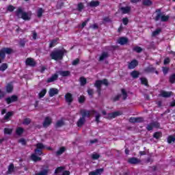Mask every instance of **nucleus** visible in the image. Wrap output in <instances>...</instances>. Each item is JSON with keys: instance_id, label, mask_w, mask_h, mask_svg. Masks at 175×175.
Returning <instances> with one entry per match:
<instances>
[{"instance_id": "obj_15", "label": "nucleus", "mask_w": 175, "mask_h": 175, "mask_svg": "<svg viewBox=\"0 0 175 175\" xmlns=\"http://www.w3.org/2000/svg\"><path fill=\"white\" fill-rule=\"evenodd\" d=\"M49 172H50L49 167L43 166L41 169V171L40 172L36 174V175H47V174H49Z\"/></svg>"}, {"instance_id": "obj_22", "label": "nucleus", "mask_w": 175, "mask_h": 175, "mask_svg": "<svg viewBox=\"0 0 175 175\" xmlns=\"http://www.w3.org/2000/svg\"><path fill=\"white\" fill-rule=\"evenodd\" d=\"M57 79H58V75L57 74H54L47 79L46 83H53L55 81V80H57Z\"/></svg>"}, {"instance_id": "obj_58", "label": "nucleus", "mask_w": 175, "mask_h": 175, "mask_svg": "<svg viewBox=\"0 0 175 175\" xmlns=\"http://www.w3.org/2000/svg\"><path fill=\"white\" fill-rule=\"evenodd\" d=\"M122 23L124 25H127L128 23H129V20L128 19V18H124L122 19Z\"/></svg>"}, {"instance_id": "obj_47", "label": "nucleus", "mask_w": 175, "mask_h": 175, "mask_svg": "<svg viewBox=\"0 0 175 175\" xmlns=\"http://www.w3.org/2000/svg\"><path fill=\"white\" fill-rule=\"evenodd\" d=\"M170 83H171V84L175 83V73L170 76Z\"/></svg>"}, {"instance_id": "obj_42", "label": "nucleus", "mask_w": 175, "mask_h": 175, "mask_svg": "<svg viewBox=\"0 0 175 175\" xmlns=\"http://www.w3.org/2000/svg\"><path fill=\"white\" fill-rule=\"evenodd\" d=\"M12 132H13V129H9V128L4 129L5 135H12Z\"/></svg>"}, {"instance_id": "obj_17", "label": "nucleus", "mask_w": 175, "mask_h": 175, "mask_svg": "<svg viewBox=\"0 0 175 175\" xmlns=\"http://www.w3.org/2000/svg\"><path fill=\"white\" fill-rule=\"evenodd\" d=\"M64 98L66 99V102H67L68 105H70V103L73 102V95H72V94L70 93L66 94V95L64 96Z\"/></svg>"}, {"instance_id": "obj_40", "label": "nucleus", "mask_w": 175, "mask_h": 175, "mask_svg": "<svg viewBox=\"0 0 175 175\" xmlns=\"http://www.w3.org/2000/svg\"><path fill=\"white\" fill-rule=\"evenodd\" d=\"M65 150L66 149L64 147L60 148V149L56 152V155L57 156L62 155V154L65 152Z\"/></svg>"}, {"instance_id": "obj_63", "label": "nucleus", "mask_w": 175, "mask_h": 175, "mask_svg": "<svg viewBox=\"0 0 175 175\" xmlns=\"http://www.w3.org/2000/svg\"><path fill=\"white\" fill-rule=\"evenodd\" d=\"M129 122L135 124V122H136V118H133V117L130 118Z\"/></svg>"}, {"instance_id": "obj_61", "label": "nucleus", "mask_w": 175, "mask_h": 175, "mask_svg": "<svg viewBox=\"0 0 175 175\" xmlns=\"http://www.w3.org/2000/svg\"><path fill=\"white\" fill-rule=\"evenodd\" d=\"M19 143H21L23 146H25L27 144V142H25V139L21 138V139L18 140Z\"/></svg>"}, {"instance_id": "obj_45", "label": "nucleus", "mask_w": 175, "mask_h": 175, "mask_svg": "<svg viewBox=\"0 0 175 175\" xmlns=\"http://www.w3.org/2000/svg\"><path fill=\"white\" fill-rule=\"evenodd\" d=\"M122 94L123 100H125V99L128 98V94L126 93V91H125V89H122Z\"/></svg>"}, {"instance_id": "obj_59", "label": "nucleus", "mask_w": 175, "mask_h": 175, "mask_svg": "<svg viewBox=\"0 0 175 175\" xmlns=\"http://www.w3.org/2000/svg\"><path fill=\"white\" fill-rule=\"evenodd\" d=\"M88 94L90 96H92L94 95V90L93 89H88Z\"/></svg>"}, {"instance_id": "obj_4", "label": "nucleus", "mask_w": 175, "mask_h": 175, "mask_svg": "<svg viewBox=\"0 0 175 175\" xmlns=\"http://www.w3.org/2000/svg\"><path fill=\"white\" fill-rule=\"evenodd\" d=\"M170 18V16L169 15L165 16L163 13H157L154 19L156 21H159V20H161L162 23H166L167 21H169Z\"/></svg>"}, {"instance_id": "obj_44", "label": "nucleus", "mask_w": 175, "mask_h": 175, "mask_svg": "<svg viewBox=\"0 0 175 175\" xmlns=\"http://www.w3.org/2000/svg\"><path fill=\"white\" fill-rule=\"evenodd\" d=\"M16 135H18L20 136V135H23V133H24V129L21 128V127H18V129H16Z\"/></svg>"}, {"instance_id": "obj_8", "label": "nucleus", "mask_w": 175, "mask_h": 175, "mask_svg": "<svg viewBox=\"0 0 175 175\" xmlns=\"http://www.w3.org/2000/svg\"><path fill=\"white\" fill-rule=\"evenodd\" d=\"M161 126V124L158 122L152 121L146 126L147 131H152L154 128L158 129Z\"/></svg>"}, {"instance_id": "obj_35", "label": "nucleus", "mask_w": 175, "mask_h": 175, "mask_svg": "<svg viewBox=\"0 0 175 175\" xmlns=\"http://www.w3.org/2000/svg\"><path fill=\"white\" fill-rule=\"evenodd\" d=\"M31 159L34 162H38V161H42V158L36 156V154H35L31 155Z\"/></svg>"}, {"instance_id": "obj_55", "label": "nucleus", "mask_w": 175, "mask_h": 175, "mask_svg": "<svg viewBox=\"0 0 175 175\" xmlns=\"http://www.w3.org/2000/svg\"><path fill=\"white\" fill-rule=\"evenodd\" d=\"M85 101V97H84V96H79V103H84Z\"/></svg>"}, {"instance_id": "obj_56", "label": "nucleus", "mask_w": 175, "mask_h": 175, "mask_svg": "<svg viewBox=\"0 0 175 175\" xmlns=\"http://www.w3.org/2000/svg\"><path fill=\"white\" fill-rule=\"evenodd\" d=\"M163 73V75H167V72H169V68L167 67H163L162 68Z\"/></svg>"}, {"instance_id": "obj_25", "label": "nucleus", "mask_w": 175, "mask_h": 175, "mask_svg": "<svg viewBox=\"0 0 175 175\" xmlns=\"http://www.w3.org/2000/svg\"><path fill=\"white\" fill-rule=\"evenodd\" d=\"M83 124H85V118L81 117L77 122V126H83Z\"/></svg>"}, {"instance_id": "obj_43", "label": "nucleus", "mask_w": 175, "mask_h": 175, "mask_svg": "<svg viewBox=\"0 0 175 175\" xmlns=\"http://www.w3.org/2000/svg\"><path fill=\"white\" fill-rule=\"evenodd\" d=\"M80 83H81V85H85L87 84V79H85L83 77H81L80 79Z\"/></svg>"}, {"instance_id": "obj_28", "label": "nucleus", "mask_w": 175, "mask_h": 175, "mask_svg": "<svg viewBox=\"0 0 175 175\" xmlns=\"http://www.w3.org/2000/svg\"><path fill=\"white\" fill-rule=\"evenodd\" d=\"M131 76L133 77V79H137L139 76H140V73L137 70H134L131 72Z\"/></svg>"}, {"instance_id": "obj_1", "label": "nucleus", "mask_w": 175, "mask_h": 175, "mask_svg": "<svg viewBox=\"0 0 175 175\" xmlns=\"http://www.w3.org/2000/svg\"><path fill=\"white\" fill-rule=\"evenodd\" d=\"M68 53L66 49H57L52 51L50 54L51 59L55 61H61L64 59V55Z\"/></svg>"}, {"instance_id": "obj_13", "label": "nucleus", "mask_w": 175, "mask_h": 175, "mask_svg": "<svg viewBox=\"0 0 175 175\" xmlns=\"http://www.w3.org/2000/svg\"><path fill=\"white\" fill-rule=\"evenodd\" d=\"M25 64L27 66H31V68L36 66V62H35V59L31 57H28L26 59Z\"/></svg>"}, {"instance_id": "obj_21", "label": "nucleus", "mask_w": 175, "mask_h": 175, "mask_svg": "<svg viewBox=\"0 0 175 175\" xmlns=\"http://www.w3.org/2000/svg\"><path fill=\"white\" fill-rule=\"evenodd\" d=\"M103 168L97 169L95 171H92L89 173V175H100L103 173Z\"/></svg>"}, {"instance_id": "obj_37", "label": "nucleus", "mask_w": 175, "mask_h": 175, "mask_svg": "<svg viewBox=\"0 0 175 175\" xmlns=\"http://www.w3.org/2000/svg\"><path fill=\"white\" fill-rule=\"evenodd\" d=\"M46 94H47V90L42 89L41 90V92L38 94V96H39V98H43V96H44V95H46Z\"/></svg>"}, {"instance_id": "obj_14", "label": "nucleus", "mask_w": 175, "mask_h": 175, "mask_svg": "<svg viewBox=\"0 0 175 175\" xmlns=\"http://www.w3.org/2000/svg\"><path fill=\"white\" fill-rule=\"evenodd\" d=\"M17 100H18V97L16 95L5 98V102H7L8 105H10V103H13V102H17Z\"/></svg>"}, {"instance_id": "obj_3", "label": "nucleus", "mask_w": 175, "mask_h": 175, "mask_svg": "<svg viewBox=\"0 0 175 175\" xmlns=\"http://www.w3.org/2000/svg\"><path fill=\"white\" fill-rule=\"evenodd\" d=\"M102 85H106V87H107V85H109V81H107V79H106L103 80L96 81L94 83V87H96V88L97 89L96 91L99 96H100V92L102 91Z\"/></svg>"}, {"instance_id": "obj_32", "label": "nucleus", "mask_w": 175, "mask_h": 175, "mask_svg": "<svg viewBox=\"0 0 175 175\" xmlns=\"http://www.w3.org/2000/svg\"><path fill=\"white\" fill-rule=\"evenodd\" d=\"M64 125H65L64 120H60L56 122L55 128H61V126H64Z\"/></svg>"}, {"instance_id": "obj_23", "label": "nucleus", "mask_w": 175, "mask_h": 175, "mask_svg": "<svg viewBox=\"0 0 175 175\" xmlns=\"http://www.w3.org/2000/svg\"><path fill=\"white\" fill-rule=\"evenodd\" d=\"M58 73L62 77H68V76H70V71L60 70Z\"/></svg>"}, {"instance_id": "obj_62", "label": "nucleus", "mask_w": 175, "mask_h": 175, "mask_svg": "<svg viewBox=\"0 0 175 175\" xmlns=\"http://www.w3.org/2000/svg\"><path fill=\"white\" fill-rule=\"evenodd\" d=\"M92 159H99V154H94L92 155Z\"/></svg>"}, {"instance_id": "obj_5", "label": "nucleus", "mask_w": 175, "mask_h": 175, "mask_svg": "<svg viewBox=\"0 0 175 175\" xmlns=\"http://www.w3.org/2000/svg\"><path fill=\"white\" fill-rule=\"evenodd\" d=\"M103 114L105 116V118H107L108 120H113V118H116V117H118V116H121V112L115 111L113 113H107L106 111H102Z\"/></svg>"}, {"instance_id": "obj_20", "label": "nucleus", "mask_w": 175, "mask_h": 175, "mask_svg": "<svg viewBox=\"0 0 175 175\" xmlns=\"http://www.w3.org/2000/svg\"><path fill=\"white\" fill-rule=\"evenodd\" d=\"M139 65V62L137 60L134 59L131 61L128 66L129 69H135V66H137Z\"/></svg>"}, {"instance_id": "obj_33", "label": "nucleus", "mask_w": 175, "mask_h": 175, "mask_svg": "<svg viewBox=\"0 0 175 175\" xmlns=\"http://www.w3.org/2000/svg\"><path fill=\"white\" fill-rule=\"evenodd\" d=\"M57 42L58 40L57 39L51 41V42L49 43V49H53V47H55V45L57 44Z\"/></svg>"}, {"instance_id": "obj_51", "label": "nucleus", "mask_w": 175, "mask_h": 175, "mask_svg": "<svg viewBox=\"0 0 175 175\" xmlns=\"http://www.w3.org/2000/svg\"><path fill=\"white\" fill-rule=\"evenodd\" d=\"M84 9V5H83V3H79L77 6V10L79 12H81Z\"/></svg>"}, {"instance_id": "obj_30", "label": "nucleus", "mask_w": 175, "mask_h": 175, "mask_svg": "<svg viewBox=\"0 0 175 175\" xmlns=\"http://www.w3.org/2000/svg\"><path fill=\"white\" fill-rule=\"evenodd\" d=\"M142 5L144 6H151L152 5V1L151 0H142Z\"/></svg>"}, {"instance_id": "obj_48", "label": "nucleus", "mask_w": 175, "mask_h": 175, "mask_svg": "<svg viewBox=\"0 0 175 175\" xmlns=\"http://www.w3.org/2000/svg\"><path fill=\"white\" fill-rule=\"evenodd\" d=\"M161 29H157L154 31L152 32V36H157V35H159L161 32Z\"/></svg>"}, {"instance_id": "obj_34", "label": "nucleus", "mask_w": 175, "mask_h": 175, "mask_svg": "<svg viewBox=\"0 0 175 175\" xmlns=\"http://www.w3.org/2000/svg\"><path fill=\"white\" fill-rule=\"evenodd\" d=\"M8 64L3 63L0 66V72H5L8 69Z\"/></svg>"}, {"instance_id": "obj_49", "label": "nucleus", "mask_w": 175, "mask_h": 175, "mask_svg": "<svg viewBox=\"0 0 175 175\" xmlns=\"http://www.w3.org/2000/svg\"><path fill=\"white\" fill-rule=\"evenodd\" d=\"M23 124L24 125H29L31 124V120L29 118L24 119Z\"/></svg>"}, {"instance_id": "obj_7", "label": "nucleus", "mask_w": 175, "mask_h": 175, "mask_svg": "<svg viewBox=\"0 0 175 175\" xmlns=\"http://www.w3.org/2000/svg\"><path fill=\"white\" fill-rule=\"evenodd\" d=\"M13 49L11 48H3L0 50V58L5 59L6 54H12Z\"/></svg>"}, {"instance_id": "obj_53", "label": "nucleus", "mask_w": 175, "mask_h": 175, "mask_svg": "<svg viewBox=\"0 0 175 175\" xmlns=\"http://www.w3.org/2000/svg\"><path fill=\"white\" fill-rule=\"evenodd\" d=\"M65 167H58L55 170V174H57V173H60V172H62Z\"/></svg>"}, {"instance_id": "obj_31", "label": "nucleus", "mask_w": 175, "mask_h": 175, "mask_svg": "<svg viewBox=\"0 0 175 175\" xmlns=\"http://www.w3.org/2000/svg\"><path fill=\"white\" fill-rule=\"evenodd\" d=\"M43 13H44V10L43 8H38L37 11V17H38V18H40V17L43 16Z\"/></svg>"}, {"instance_id": "obj_50", "label": "nucleus", "mask_w": 175, "mask_h": 175, "mask_svg": "<svg viewBox=\"0 0 175 175\" xmlns=\"http://www.w3.org/2000/svg\"><path fill=\"white\" fill-rule=\"evenodd\" d=\"M140 80H141L142 84H144V85H148V81H147V79L141 78Z\"/></svg>"}, {"instance_id": "obj_64", "label": "nucleus", "mask_w": 175, "mask_h": 175, "mask_svg": "<svg viewBox=\"0 0 175 175\" xmlns=\"http://www.w3.org/2000/svg\"><path fill=\"white\" fill-rule=\"evenodd\" d=\"M135 122H143V118H135Z\"/></svg>"}, {"instance_id": "obj_26", "label": "nucleus", "mask_w": 175, "mask_h": 175, "mask_svg": "<svg viewBox=\"0 0 175 175\" xmlns=\"http://www.w3.org/2000/svg\"><path fill=\"white\" fill-rule=\"evenodd\" d=\"M100 2L99 1H90L88 3V6L90 8H96V6H99Z\"/></svg>"}, {"instance_id": "obj_38", "label": "nucleus", "mask_w": 175, "mask_h": 175, "mask_svg": "<svg viewBox=\"0 0 175 175\" xmlns=\"http://www.w3.org/2000/svg\"><path fill=\"white\" fill-rule=\"evenodd\" d=\"M174 142H175L174 135H170V136L168 137L167 143H169V144H171V143H174Z\"/></svg>"}, {"instance_id": "obj_41", "label": "nucleus", "mask_w": 175, "mask_h": 175, "mask_svg": "<svg viewBox=\"0 0 175 175\" xmlns=\"http://www.w3.org/2000/svg\"><path fill=\"white\" fill-rule=\"evenodd\" d=\"M13 116V111H9L8 112L5 116H4V120H6L7 121L9 120V118Z\"/></svg>"}, {"instance_id": "obj_6", "label": "nucleus", "mask_w": 175, "mask_h": 175, "mask_svg": "<svg viewBox=\"0 0 175 175\" xmlns=\"http://www.w3.org/2000/svg\"><path fill=\"white\" fill-rule=\"evenodd\" d=\"M36 148L34 150L36 155H44L42 151L46 146L42 143H38L36 145Z\"/></svg>"}, {"instance_id": "obj_27", "label": "nucleus", "mask_w": 175, "mask_h": 175, "mask_svg": "<svg viewBox=\"0 0 175 175\" xmlns=\"http://www.w3.org/2000/svg\"><path fill=\"white\" fill-rule=\"evenodd\" d=\"M13 172H14V165L13 163H11L8 166V170L6 172V174H12V173H13Z\"/></svg>"}, {"instance_id": "obj_18", "label": "nucleus", "mask_w": 175, "mask_h": 175, "mask_svg": "<svg viewBox=\"0 0 175 175\" xmlns=\"http://www.w3.org/2000/svg\"><path fill=\"white\" fill-rule=\"evenodd\" d=\"M128 162L131 165H137V163H140L142 161L136 157H131L129 159Z\"/></svg>"}, {"instance_id": "obj_57", "label": "nucleus", "mask_w": 175, "mask_h": 175, "mask_svg": "<svg viewBox=\"0 0 175 175\" xmlns=\"http://www.w3.org/2000/svg\"><path fill=\"white\" fill-rule=\"evenodd\" d=\"M121 94H118L115 97H113V102H117V100H120V98H121Z\"/></svg>"}, {"instance_id": "obj_29", "label": "nucleus", "mask_w": 175, "mask_h": 175, "mask_svg": "<svg viewBox=\"0 0 175 175\" xmlns=\"http://www.w3.org/2000/svg\"><path fill=\"white\" fill-rule=\"evenodd\" d=\"M121 11L123 14H126V13H129L131 12V7H122L121 8Z\"/></svg>"}, {"instance_id": "obj_52", "label": "nucleus", "mask_w": 175, "mask_h": 175, "mask_svg": "<svg viewBox=\"0 0 175 175\" xmlns=\"http://www.w3.org/2000/svg\"><path fill=\"white\" fill-rule=\"evenodd\" d=\"M79 64H80V59L79 58H77L72 62V65H73V66H76V65H79Z\"/></svg>"}, {"instance_id": "obj_10", "label": "nucleus", "mask_w": 175, "mask_h": 175, "mask_svg": "<svg viewBox=\"0 0 175 175\" xmlns=\"http://www.w3.org/2000/svg\"><path fill=\"white\" fill-rule=\"evenodd\" d=\"M159 96H161V98H170V96H173V92L161 90Z\"/></svg>"}, {"instance_id": "obj_19", "label": "nucleus", "mask_w": 175, "mask_h": 175, "mask_svg": "<svg viewBox=\"0 0 175 175\" xmlns=\"http://www.w3.org/2000/svg\"><path fill=\"white\" fill-rule=\"evenodd\" d=\"M59 92V90L57 88H51L49 91V95L50 98H53V96H55V95H58V93Z\"/></svg>"}, {"instance_id": "obj_16", "label": "nucleus", "mask_w": 175, "mask_h": 175, "mask_svg": "<svg viewBox=\"0 0 175 175\" xmlns=\"http://www.w3.org/2000/svg\"><path fill=\"white\" fill-rule=\"evenodd\" d=\"M110 57V55L109 54V52H102V53L100 54L98 61L100 62H102V61H105V59H107V58Z\"/></svg>"}, {"instance_id": "obj_60", "label": "nucleus", "mask_w": 175, "mask_h": 175, "mask_svg": "<svg viewBox=\"0 0 175 175\" xmlns=\"http://www.w3.org/2000/svg\"><path fill=\"white\" fill-rule=\"evenodd\" d=\"M32 35H33V39L34 40H36V38H38V33H36V31H32Z\"/></svg>"}, {"instance_id": "obj_12", "label": "nucleus", "mask_w": 175, "mask_h": 175, "mask_svg": "<svg viewBox=\"0 0 175 175\" xmlns=\"http://www.w3.org/2000/svg\"><path fill=\"white\" fill-rule=\"evenodd\" d=\"M82 118H90L91 117V111L86 109H81L80 111Z\"/></svg>"}, {"instance_id": "obj_11", "label": "nucleus", "mask_w": 175, "mask_h": 175, "mask_svg": "<svg viewBox=\"0 0 175 175\" xmlns=\"http://www.w3.org/2000/svg\"><path fill=\"white\" fill-rule=\"evenodd\" d=\"M51 122H53V119L49 116L46 117L42 123L43 128H49L51 125Z\"/></svg>"}, {"instance_id": "obj_24", "label": "nucleus", "mask_w": 175, "mask_h": 175, "mask_svg": "<svg viewBox=\"0 0 175 175\" xmlns=\"http://www.w3.org/2000/svg\"><path fill=\"white\" fill-rule=\"evenodd\" d=\"M118 42L121 45L126 44L128 43V38L122 37L118 40Z\"/></svg>"}, {"instance_id": "obj_36", "label": "nucleus", "mask_w": 175, "mask_h": 175, "mask_svg": "<svg viewBox=\"0 0 175 175\" xmlns=\"http://www.w3.org/2000/svg\"><path fill=\"white\" fill-rule=\"evenodd\" d=\"M6 91L8 93L12 92V91H13V85H12L11 83H8L6 85Z\"/></svg>"}, {"instance_id": "obj_46", "label": "nucleus", "mask_w": 175, "mask_h": 175, "mask_svg": "<svg viewBox=\"0 0 175 175\" xmlns=\"http://www.w3.org/2000/svg\"><path fill=\"white\" fill-rule=\"evenodd\" d=\"M153 137H154V139H159L160 137H162V133L161 132L154 133L153 135Z\"/></svg>"}, {"instance_id": "obj_39", "label": "nucleus", "mask_w": 175, "mask_h": 175, "mask_svg": "<svg viewBox=\"0 0 175 175\" xmlns=\"http://www.w3.org/2000/svg\"><path fill=\"white\" fill-rule=\"evenodd\" d=\"M25 43H27V40L25 38L21 39L18 42L19 45L21 47H25Z\"/></svg>"}, {"instance_id": "obj_2", "label": "nucleus", "mask_w": 175, "mask_h": 175, "mask_svg": "<svg viewBox=\"0 0 175 175\" xmlns=\"http://www.w3.org/2000/svg\"><path fill=\"white\" fill-rule=\"evenodd\" d=\"M16 14L18 18H22L25 20V21H29V20H31V14L24 12L21 8H18L16 10Z\"/></svg>"}, {"instance_id": "obj_54", "label": "nucleus", "mask_w": 175, "mask_h": 175, "mask_svg": "<svg viewBox=\"0 0 175 175\" xmlns=\"http://www.w3.org/2000/svg\"><path fill=\"white\" fill-rule=\"evenodd\" d=\"M142 51L143 49L139 46H135L133 48V51H136V53H142Z\"/></svg>"}, {"instance_id": "obj_9", "label": "nucleus", "mask_w": 175, "mask_h": 175, "mask_svg": "<svg viewBox=\"0 0 175 175\" xmlns=\"http://www.w3.org/2000/svg\"><path fill=\"white\" fill-rule=\"evenodd\" d=\"M144 71L145 73H156V75H159V72L157 70V68L153 67L152 65L145 68Z\"/></svg>"}]
</instances>
